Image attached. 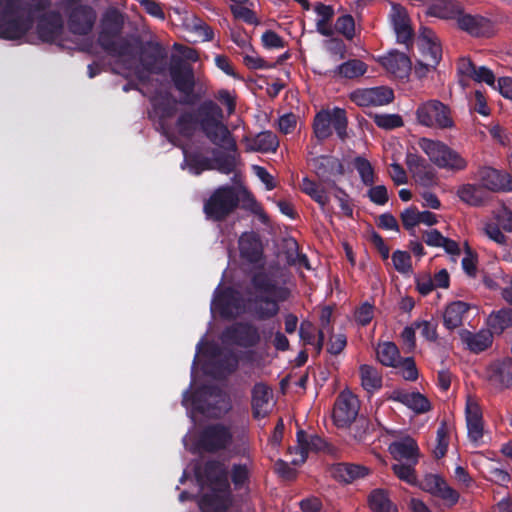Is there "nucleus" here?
Here are the masks:
<instances>
[{
  "label": "nucleus",
  "mask_w": 512,
  "mask_h": 512,
  "mask_svg": "<svg viewBox=\"0 0 512 512\" xmlns=\"http://www.w3.org/2000/svg\"><path fill=\"white\" fill-rule=\"evenodd\" d=\"M316 14V29L323 36H332L334 28L331 20L334 16V9L332 6L317 3L314 7Z\"/></svg>",
  "instance_id": "nucleus-38"
},
{
  "label": "nucleus",
  "mask_w": 512,
  "mask_h": 512,
  "mask_svg": "<svg viewBox=\"0 0 512 512\" xmlns=\"http://www.w3.org/2000/svg\"><path fill=\"white\" fill-rule=\"evenodd\" d=\"M350 99L361 107L383 106L392 102L394 93L388 87L357 89L350 94Z\"/></svg>",
  "instance_id": "nucleus-14"
},
{
  "label": "nucleus",
  "mask_w": 512,
  "mask_h": 512,
  "mask_svg": "<svg viewBox=\"0 0 512 512\" xmlns=\"http://www.w3.org/2000/svg\"><path fill=\"white\" fill-rule=\"evenodd\" d=\"M354 167L359 173L362 182L367 186H372L375 174L371 163L363 157H357L354 160Z\"/></svg>",
  "instance_id": "nucleus-51"
},
{
  "label": "nucleus",
  "mask_w": 512,
  "mask_h": 512,
  "mask_svg": "<svg viewBox=\"0 0 512 512\" xmlns=\"http://www.w3.org/2000/svg\"><path fill=\"white\" fill-rule=\"evenodd\" d=\"M300 187L304 193L309 195L321 207H324L329 202L327 193L310 179L303 178Z\"/></svg>",
  "instance_id": "nucleus-49"
},
{
  "label": "nucleus",
  "mask_w": 512,
  "mask_h": 512,
  "mask_svg": "<svg viewBox=\"0 0 512 512\" xmlns=\"http://www.w3.org/2000/svg\"><path fill=\"white\" fill-rule=\"evenodd\" d=\"M199 126L205 137L215 146L226 151H235L237 143L224 123L221 107L209 100L203 102L198 109Z\"/></svg>",
  "instance_id": "nucleus-3"
},
{
  "label": "nucleus",
  "mask_w": 512,
  "mask_h": 512,
  "mask_svg": "<svg viewBox=\"0 0 512 512\" xmlns=\"http://www.w3.org/2000/svg\"><path fill=\"white\" fill-rule=\"evenodd\" d=\"M379 362L388 367H397L400 363V353L398 347L392 342L379 344L376 350Z\"/></svg>",
  "instance_id": "nucleus-44"
},
{
  "label": "nucleus",
  "mask_w": 512,
  "mask_h": 512,
  "mask_svg": "<svg viewBox=\"0 0 512 512\" xmlns=\"http://www.w3.org/2000/svg\"><path fill=\"white\" fill-rule=\"evenodd\" d=\"M243 142L246 144L247 152H274L279 146L277 136L271 131H263L255 137H244Z\"/></svg>",
  "instance_id": "nucleus-31"
},
{
  "label": "nucleus",
  "mask_w": 512,
  "mask_h": 512,
  "mask_svg": "<svg viewBox=\"0 0 512 512\" xmlns=\"http://www.w3.org/2000/svg\"><path fill=\"white\" fill-rule=\"evenodd\" d=\"M361 386L368 393H373L382 387V375L377 368L362 364L359 367Z\"/></svg>",
  "instance_id": "nucleus-42"
},
{
  "label": "nucleus",
  "mask_w": 512,
  "mask_h": 512,
  "mask_svg": "<svg viewBox=\"0 0 512 512\" xmlns=\"http://www.w3.org/2000/svg\"><path fill=\"white\" fill-rule=\"evenodd\" d=\"M205 492L199 502L202 512H222L231 503L230 484L227 469L218 461H209L204 467Z\"/></svg>",
  "instance_id": "nucleus-2"
},
{
  "label": "nucleus",
  "mask_w": 512,
  "mask_h": 512,
  "mask_svg": "<svg viewBox=\"0 0 512 512\" xmlns=\"http://www.w3.org/2000/svg\"><path fill=\"white\" fill-rule=\"evenodd\" d=\"M334 127L340 139L347 137V117L345 110L335 107L331 110L318 112L314 119V133L320 140L328 138L332 134L331 127Z\"/></svg>",
  "instance_id": "nucleus-10"
},
{
  "label": "nucleus",
  "mask_w": 512,
  "mask_h": 512,
  "mask_svg": "<svg viewBox=\"0 0 512 512\" xmlns=\"http://www.w3.org/2000/svg\"><path fill=\"white\" fill-rule=\"evenodd\" d=\"M417 44L420 57L427 60L426 65L437 66L441 60L442 49L435 33L427 27H422L419 31Z\"/></svg>",
  "instance_id": "nucleus-16"
},
{
  "label": "nucleus",
  "mask_w": 512,
  "mask_h": 512,
  "mask_svg": "<svg viewBox=\"0 0 512 512\" xmlns=\"http://www.w3.org/2000/svg\"><path fill=\"white\" fill-rule=\"evenodd\" d=\"M239 191L229 185L218 187L205 201L203 211L208 219L221 221L238 207Z\"/></svg>",
  "instance_id": "nucleus-7"
},
{
  "label": "nucleus",
  "mask_w": 512,
  "mask_h": 512,
  "mask_svg": "<svg viewBox=\"0 0 512 512\" xmlns=\"http://www.w3.org/2000/svg\"><path fill=\"white\" fill-rule=\"evenodd\" d=\"M376 125L385 130H392L403 126L402 117L398 114H374Z\"/></svg>",
  "instance_id": "nucleus-54"
},
{
  "label": "nucleus",
  "mask_w": 512,
  "mask_h": 512,
  "mask_svg": "<svg viewBox=\"0 0 512 512\" xmlns=\"http://www.w3.org/2000/svg\"><path fill=\"white\" fill-rule=\"evenodd\" d=\"M418 145L430 162L439 169L459 173L465 171L468 167V160L460 152L442 141L421 138Z\"/></svg>",
  "instance_id": "nucleus-6"
},
{
  "label": "nucleus",
  "mask_w": 512,
  "mask_h": 512,
  "mask_svg": "<svg viewBox=\"0 0 512 512\" xmlns=\"http://www.w3.org/2000/svg\"><path fill=\"white\" fill-rule=\"evenodd\" d=\"M416 118L420 125L429 128L454 127L450 108L439 100H429L420 104L416 110Z\"/></svg>",
  "instance_id": "nucleus-9"
},
{
  "label": "nucleus",
  "mask_w": 512,
  "mask_h": 512,
  "mask_svg": "<svg viewBox=\"0 0 512 512\" xmlns=\"http://www.w3.org/2000/svg\"><path fill=\"white\" fill-rule=\"evenodd\" d=\"M370 508L375 512H397L385 491L376 489L369 496Z\"/></svg>",
  "instance_id": "nucleus-47"
},
{
  "label": "nucleus",
  "mask_w": 512,
  "mask_h": 512,
  "mask_svg": "<svg viewBox=\"0 0 512 512\" xmlns=\"http://www.w3.org/2000/svg\"><path fill=\"white\" fill-rule=\"evenodd\" d=\"M183 28L191 33L195 41H211L214 33L202 19L192 12L185 11L181 17Z\"/></svg>",
  "instance_id": "nucleus-29"
},
{
  "label": "nucleus",
  "mask_w": 512,
  "mask_h": 512,
  "mask_svg": "<svg viewBox=\"0 0 512 512\" xmlns=\"http://www.w3.org/2000/svg\"><path fill=\"white\" fill-rule=\"evenodd\" d=\"M123 18L115 10L107 11L100 23L98 42L100 46L115 59L114 70L126 78L135 77L144 82L149 76L158 73L156 67L144 60H139L133 44L121 37Z\"/></svg>",
  "instance_id": "nucleus-1"
},
{
  "label": "nucleus",
  "mask_w": 512,
  "mask_h": 512,
  "mask_svg": "<svg viewBox=\"0 0 512 512\" xmlns=\"http://www.w3.org/2000/svg\"><path fill=\"white\" fill-rule=\"evenodd\" d=\"M469 307L465 302L455 301L449 304L443 314V323L447 329H455L463 322L464 314Z\"/></svg>",
  "instance_id": "nucleus-41"
},
{
  "label": "nucleus",
  "mask_w": 512,
  "mask_h": 512,
  "mask_svg": "<svg viewBox=\"0 0 512 512\" xmlns=\"http://www.w3.org/2000/svg\"><path fill=\"white\" fill-rule=\"evenodd\" d=\"M170 75L175 87L182 93L190 94L194 88V74L191 66L181 61L174 62L170 68Z\"/></svg>",
  "instance_id": "nucleus-30"
},
{
  "label": "nucleus",
  "mask_w": 512,
  "mask_h": 512,
  "mask_svg": "<svg viewBox=\"0 0 512 512\" xmlns=\"http://www.w3.org/2000/svg\"><path fill=\"white\" fill-rule=\"evenodd\" d=\"M272 391L263 383L256 384L252 390V409L255 418H264L271 410Z\"/></svg>",
  "instance_id": "nucleus-33"
},
{
  "label": "nucleus",
  "mask_w": 512,
  "mask_h": 512,
  "mask_svg": "<svg viewBox=\"0 0 512 512\" xmlns=\"http://www.w3.org/2000/svg\"><path fill=\"white\" fill-rule=\"evenodd\" d=\"M332 317V309L330 307H324L320 313V329L319 337L317 341V353L322 350L323 342L326 334L331 332L330 321Z\"/></svg>",
  "instance_id": "nucleus-55"
},
{
  "label": "nucleus",
  "mask_w": 512,
  "mask_h": 512,
  "mask_svg": "<svg viewBox=\"0 0 512 512\" xmlns=\"http://www.w3.org/2000/svg\"><path fill=\"white\" fill-rule=\"evenodd\" d=\"M367 72V65L358 59L348 60L338 65L333 71L334 75L354 79L364 75Z\"/></svg>",
  "instance_id": "nucleus-43"
},
{
  "label": "nucleus",
  "mask_w": 512,
  "mask_h": 512,
  "mask_svg": "<svg viewBox=\"0 0 512 512\" xmlns=\"http://www.w3.org/2000/svg\"><path fill=\"white\" fill-rule=\"evenodd\" d=\"M490 382L497 388H505L512 385V359H506L491 367Z\"/></svg>",
  "instance_id": "nucleus-36"
},
{
  "label": "nucleus",
  "mask_w": 512,
  "mask_h": 512,
  "mask_svg": "<svg viewBox=\"0 0 512 512\" xmlns=\"http://www.w3.org/2000/svg\"><path fill=\"white\" fill-rule=\"evenodd\" d=\"M389 452L395 461H405L417 464L420 457L417 442L409 436L397 439L390 443Z\"/></svg>",
  "instance_id": "nucleus-23"
},
{
  "label": "nucleus",
  "mask_w": 512,
  "mask_h": 512,
  "mask_svg": "<svg viewBox=\"0 0 512 512\" xmlns=\"http://www.w3.org/2000/svg\"><path fill=\"white\" fill-rule=\"evenodd\" d=\"M456 21L460 29L473 36H484L488 34L491 29V24L488 19L480 15L464 13L463 9H461Z\"/></svg>",
  "instance_id": "nucleus-28"
},
{
  "label": "nucleus",
  "mask_w": 512,
  "mask_h": 512,
  "mask_svg": "<svg viewBox=\"0 0 512 512\" xmlns=\"http://www.w3.org/2000/svg\"><path fill=\"white\" fill-rule=\"evenodd\" d=\"M462 6L454 0H435L428 8V14L442 19H457Z\"/></svg>",
  "instance_id": "nucleus-37"
},
{
  "label": "nucleus",
  "mask_w": 512,
  "mask_h": 512,
  "mask_svg": "<svg viewBox=\"0 0 512 512\" xmlns=\"http://www.w3.org/2000/svg\"><path fill=\"white\" fill-rule=\"evenodd\" d=\"M476 82H485L489 86L495 87V76L493 72L485 66L475 67L471 78Z\"/></svg>",
  "instance_id": "nucleus-64"
},
{
  "label": "nucleus",
  "mask_w": 512,
  "mask_h": 512,
  "mask_svg": "<svg viewBox=\"0 0 512 512\" xmlns=\"http://www.w3.org/2000/svg\"><path fill=\"white\" fill-rule=\"evenodd\" d=\"M405 163L416 182L426 187L433 186L436 183L435 170L421 156L408 153Z\"/></svg>",
  "instance_id": "nucleus-18"
},
{
  "label": "nucleus",
  "mask_w": 512,
  "mask_h": 512,
  "mask_svg": "<svg viewBox=\"0 0 512 512\" xmlns=\"http://www.w3.org/2000/svg\"><path fill=\"white\" fill-rule=\"evenodd\" d=\"M394 268L402 274L412 272V263L410 254L406 251L397 250L392 255Z\"/></svg>",
  "instance_id": "nucleus-57"
},
{
  "label": "nucleus",
  "mask_w": 512,
  "mask_h": 512,
  "mask_svg": "<svg viewBox=\"0 0 512 512\" xmlns=\"http://www.w3.org/2000/svg\"><path fill=\"white\" fill-rule=\"evenodd\" d=\"M465 416L468 437L470 441L478 446L483 438L482 411L478 402L471 396L467 397L466 400Z\"/></svg>",
  "instance_id": "nucleus-19"
},
{
  "label": "nucleus",
  "mask_w": 512,
  "mask_h": 512,
  "mask_svg": "<svg viewBox=\"0 0 512 512\" xmlns=\"http://www.w3.org/2000/svg\"><path fill=\"white\" fill-rule=\"evenodd\" d=\"M457 196L470 206H481L486 200V194L481 185L465 183L458 187Z\"/></svg>",
  "instance_id": "nucleus-39"
},
{
  "label": "nucleus",
  "mask_w": 512,
  "mask_h": 512,
  "mask_svg": "<svg viewBox=\"0 0 512 512\" xmlns=\"http://www.w3.org/2000/svg\"><path fill=\"white\" fill-rule=\"evenodd\" d=\"M359 410L358 399L349 391L338 396L333 410V420L337 427L349 426L356 418Z\"/></svg>",
  "instance_id": "nucleus-13"
},
{
  "label": "nucleus",
  "mask_w": 512,
  "mask_h": 512,
  "mask_svg": "<svg viewBox=\"0 0 512 512\" xmlns=\"http://www.w3.org/2000/svg\"><path fill=\"white\" fill-rule=\"evenodd\" d=\"M397 367H400L404 379L410 381L417 379V368L414 360L411 357L405 358L404 360L400 359V363L398 364Z\"/></svg>",
  "instance_id": "nucleus-63"
},
{
  "label": "nucleus",
  "mask_w": 512,
  "mask_h": 512,
  "mask_svg": "<svg viewBox=\"0 0 512 512\" xmlns=\"http://www.w3.org/2000/svg\"><path fill=\"white\" fill-rule=\"evenodd\" d=\"M184 155L187 167L190 173L194 175H199L205 170L214 169L213 159L197 155H188L186 150H184Z\"/></svg>",
  "instance_id": "nucleus-48"
},
{
  "label": "nucleus",
  "mask_w": 512,
  "mask_h": 512,
  "mask_svg": "<svg viewBox=\"0 0 512 512\" xmlns=\"http://www.w3.org/2000/svg\"><path fill=\"white\" fill-rule=\"evenodd\" d=\"M28 6L22 0H0V37L18 39L32 26Z\"/></svg>",
  "instance_id": "nucleus-5"
},
{
  "label": "nucleus",
  "mask_w": 512,
  "mask_h": 512,
  "mask_svg": "<svg viewBox=\"0 0 512 512\" xmlns=\"http://www.w3.org/2000/svg\"><path fill=\"white\" fill-rule=\"evenodd\" d=\"M177 103L175 100L168 99L165 106H158L157 113L160 116V124L165 134L172 138L181 137L189 139L196 131V117L193 112L182 113L176 122L175 128L171 130L167 124L166 119L174 115Z\"/></svg>",
  "instance_id": "nucleus-8"
},
{
  "label": "nucleus",
  "mask_w": 512,
  "mask_h": 512,
  "mask_svg": "<svg viewBox=\"0 0 512 512\" xmlns=\"http://www.w3.org/2000/svg\"><path fill=\"white\" fill-rule=\"evenodd\" d=\"M256 295L252 300L253 315L259 320L276 316L279 312L278 302L288 299L290 292L285 287L277 286L265 273H257L252 279Z\"/></svg>",
  "instance_id": "nucleus-4"
},
{
  "label": "nucleus",
  "mask_w": 512,
  "mask_h": 512,
  "mask_svg": "<svg viewBox=\"0 0 512 512\" xmlns=\"http://www.w3.org/2000/svg\"><path fill=\"white\" fill-rule=\"evenodd\" d=\"M230 8L235 18L243 20L248 24L257 23L255 13L251 9L247 8L245 4L231 5Z\"/></svg>",
  "instance_id": "nucleus-61"
},
{
  "label": "nucleus",
  "mask_w": 512,
  "mask_h": 512,
  "mask_svg": "<svg viewBox=\"0 0 512 512\" xmlns=\"http://www.w3.org/2000/svg\"><path fill=\"white\" fill-rule=\"evenodd\" d=\"M66 18L69 31L72 34L84 36L92 31L97 13L90 5L71 2L66 9Z\"/></svg>",
  "instance_id": "nucleus-11"
},
{
  "label": "nucleus",
  "mask_w": 512,
  "mask_h": 512,
  "mask_svg": "<svg viewBox=\"0 0 512 512\" xmlns=\"http://www.w3.org/2000/svg\"><path fill=\"white\" fill-rule=\"evenodd\" d=\"M438 323L436 320H418L414 322V327L419 331L420 335L427 341L435 342L438 339L437 333Z\"/></svg>",
  "instance_id": "nucleus-52"
},
{
  "label": "nucleus",
  "mask_w": 512,
  "mask_h": 512,
  "mask_svg": "<svg viewBox=\"0 0 512 512\" xmlns=\"http://www.w3.org/2000/svg\"><path fill=\"white\" fill-rule=\"evenodd\" d=\"M483 231L489 239L497 244L504 245L506 243V236L501 232L498 223H485Z\"/></svg>",
  "instance_id": "nucleus-62"
},
{
  "label": "nucleus",
  "mask_w": 512,
  "mask_h": 512,
  "mask_svg": "<svg viewBox=\"0 0 512 512\" xmlns=\"http://www.w3.org/2000/svg\"><path fill=\"white\" fill-rule=\"evenodd\" d=\"M475 177L480 181L481 187L489 191L510 190V177L491 167H481Z\"/></svg>",
  "instance_id": "nucleus-21"
},
{
  "label": "nucleus",
  "mask_w": 512,
  "mask_h": 512,
  "mask_svg": "<svg viewBox=\"0 0 512 512\" xmlns=\"http://www.w3.org/2000/svg\"><path fill=\"white\" fill-rule=\"evenodd\" d=\"M383 67L397 78H405L411 71L410 59L401 52H390L382 57Z\"/></svg>",
  "instance_id": "nucleus-32"
},
{
  "label": "nucleus",
  "mask_w": 512,
  "mask_h": 512,
  "mask_svg": "<svg viewBox=\"0 0 512 512\" xmlns=\"http://www.w3.org/2000/svg\"><path fill=\"white\" fill-rule=\"evenodd\" d=\"M227 152V154L217 153L213 159L214 169L224 174L233 172L239 163L238 148Z\"/></svg>",
  "instance_id": "nucleus-46"
},
{
  "label": "nucleus",
  "mask_w": 512,
  "mask_h": 512,
  "mask_svg": "<svg viewBox=\"0 0 512 512\" xmlns=\"http://www.w3.org/2000/svg\"><path fill=\"white\" fill-rule=\"evenodd\" d=\"M368 474V469L364 466L338 463L331 468V475L338 481L350 483L356 479L363 478Z\"/></svg>",
  "instance_id": "nucleus-35"
},
{
  "label": "nucleus",
  "mask_w": 512,
  "mask_h": 512,
  "mask_svg": "<svg viewBox=\"0 0 512 512\" xmlns=\"http://www.w3.org/2000/svg\"><path fill=\"white\" fill-rule=\"evenodd\" d=\"M461 341L468 347L469 350L478 353L488 348L492 343V334L488 330H481L477 333H472L468 330H461Z\"/></svg>",
  "instance_id": "nucleus-34"
},
{
  "label": "nucleus",
  "mask_w": 512,
  "mask_h": 512,
  "mask_svg": "<svg viewBox=\"0 0 512 512\" xmlns=\"http://www.w3.org/2000/svg\"><path fill=\"white\" fill-rule=\"evenodd\" d=\"M63 32L62 16L57 11L44 14L37 25V33L43 41L56 42Z\"/></svg>",
  "instance_id": "nucleus-20"
},
{
  "label": "nucleus",
  "mask_w": 512,
  "mask_h": 512,
  "mask_svg": "<svg viewBox=\"0 0 512 512\" xmlns=\"http://www.w3.org/2000/svg\"><path fill=\"white\" fill-rule=\"evenodd\" d=\"M252 468L251 462L234 464L231 469V479L236 488H241L247 482Z\"/></svg>",
  "instance_id": "nucleus-53"
},
{
  "label": "nucleus",
  "mask_w": 512,
  "mask_h": 512,
  "mask_svg": "<svg viewBox=\"0 0 512 512\" xmlns=\"http://www.w3.org/2000/svg\"><path fill=\"white\" fill-rule=\"evenodd\" d=\"M421 490L437 497L446 506H453L459 500V493L447 484L439 474H426L417 485Z\"/></svg>",
  "instance_id": "nucleus-12"
},
{
  "label": "nucleus",
  "mask_w": 512,
  "mask_h": 512,
  "mask_svg": "<svg viewBox=\"0 0 512 512\" xmlns=\"http://www.w3.org/2000/svg\"><path fill=\"white\" fill-rule=\"evenodd\" d=\"M437 444L434 449V455L436 458H442L448 448V436H447V428L445 424H441V426L437 430Z\"/></svg>",
  "instance_id": "nucleus-59"
},
{
  "label": "nucleus",
  "mask_w": 512,
  "mask_h": 512,
  "mask_svg": "<svg viewBox=\"0 0 512 512\" xmlns=\"http://www.w3.org/2000/svg\"><path fill=\"white\" fill-rule=\"evenodd\" d=\"M390 20L398 42L407 43L412 38V28L407 11L398 4L391 5Z\"/></svg>",
  "instance_id": "nucleus-26"
},
{
  "label": "nucleus",
  "mask_w": 512,
  "mask_h": 512,
  "mask_svg": "<svg viewBox=\"0 0 512 512\" xmlns=\"http://www.w3.org/2000/svg\"><path fill=\"white\" fill-rule=\"evenodd\" d=\"M240 256L249 263L262 265L263 248L260 238L253 232H246L239 238Z\"/></svg>",
  "instance_id": "nucleus-25"
},
{
  "label": "nucleus",
  "mask_w": 512,
  "mask_h": 512,
  "mask_svg": "<svg viewBox=\"0 0 512 512\" xmlns=\"http://www.w3.org/2000/svg\"><path fill=\"white\" fill-rule=\"evenodd\" d=\"M229 429L223 425L207 427L200 439L201 446L207 451H216L226 447L231 441Z\"/></svg>",
  "instance_id": "nucleus-24"
},
{
  "label": "nucleus",
  "mask_w": 512,
  "mask_h": 512,
  "mask_svg": "<svg viewBox=\"0 0 512 512\" xmlns=\"http://www.w3.org/2000/svg\"><path fill=\"white\" fill-rule=\"evenodd\" d=\"M261 41L267 49H281L285 45L283 38L272 30L265 31L261 36Z\"/></svg>",
  "instance_id": "nucleus-60"
},
{
  "label": "nucleus",
  "mask_w": 512,
  "mask_h": 512,
  "mask_svg": "<svg viewBox=\"0 0 512 512\" xmlns=\"http://www.w3.org/2000/svg\"><path fill=\"white\" fill-rule=\"evenodd\" d=\"M223 342H232L243 347H252L260 342L258 329L248 323H237L222 334Z\"/></svg>",
  "instance_id": "nucleus-15"
},
{
  "label": "nucleus",
  "mask_w": 512,
  "mask_h": 512,
  "mask_svg": "<svg viewBox=\"0 0 512 512\" xmlns=\"http://www.w3.org/2000/svg\"><path fill=\"white\" fill-rule=\"evenodd\" d=\"M389 399L402 403L417 414L426 413L431 409L429 400L419 392L394 390Z\"/></svg>",
  "instance_id": "nucleus-27"
},
{
  "label": "nucleus",
  "mask_w": 512,
  "mask_h": 512,
  "mask_svg": "<svg viewBox=\"0 0 512 512\" xmlns=\"http://www.w3.org/2000/svg\"><path fill=\"white\" fill-rule=\"evenodd\" d=\"M322 440L317 436H308L303 430L297 432V445L289 449L291 464L298 466L303 464L309 451L321 448Z\"/></svg>",
  "instance_id": "nucleus-22"
},
{
  "label": "nucleus",
  "mask_w": 512,
  "mask_h": 512,
  "mask_svg": "<svg viewBox=\"0 0 512 512\" xmlns=\"http://www.w3.org/2000/svg\"><path fill=\"white\" fill-rule=\"evenodd\" d=\"M486 478L498 485H506L510 481V475L502 468L495 467L489 462L487 463V476Z\"/></svg>",
  "instance_id": "nucleus-58"
},
{
  "label": "nucleus",
  "mask_w": 512,
  "mask_h": 512,
  "mask_svg": "<svg viewBox=\"0 0 512 512\" xmlns=\"http://www.w3.org/2000/svg\"><path fill=\"white\" fill-rule=\"evenodd\" d=\"M326 169L329 170V174H342V165L338 159L334 157H320L318 159V166L316 167V173L319 177L326 179Z\"/></svg>",
  "instance_id": "nucleus-50"
},
{
  "label": "nucleus",
  "mask_w": 512,
  "mask_h": 512,
  "mask_svg": "<svg viewBox=\"0 0 512 512\" xmlns=\"http://www.w3.org/2000/svg\"><path fill=\"white\" fill-rule=\"evenodd\" d=\"M486 323L491 334H502L504 330L512 325V309L502 308L492 311L487 317Z\"/></svg>",
  "instance_id": "nucleus-40"
},
{
  "label": "nucleus",
  "mask_w": 512,
  "mask_h": 512,
  "mask_svg": "<svg viewBox=\"0 0 512 512\" xmlns=\"http://www.w3.org/2000/svg\"><path fill=\"white\" fill-rule=\"evenodd\" d=\"M334 32H338L347 39H352L355 35V22L351 15H342L333 26Z\"/></svg>",
  "instance_id": "nucleus-56"
},
{
  "label": "nucleus",
  "mask_w": 512,
  "mask_h": 512,
  "mask_svg": "<svg viewBox=\"0 0 512 512\" xmlns=\"http://www.w3.org/2000/svg\"><path fill=\"white\" fill-rule=\"evenodd\" d=\"M211 310L224 318H233L241 313L242 301L238 293L232 289H226L216 293Z\"/></svg>",
  "instance_id": "nucleus-17"
},
{
  "label": "nucleus",
  "mask_w": 512,
  "mask_h": 512,
  "mask_svg": "<svg viewBox=\"0 0 512 512\" xmlns=\"http://www.w3.org/2000/svg\"><path fill=\"white\" fill-rule=\"evenodd\" d=\"M416 465L417 464H412L410 462L396 461L391 465V469L399 480L404 481L411 486H416L418 485V478L415 470Z\"/></svg>",
  "instance_id": "nucleus-45"
}]
</instances>
